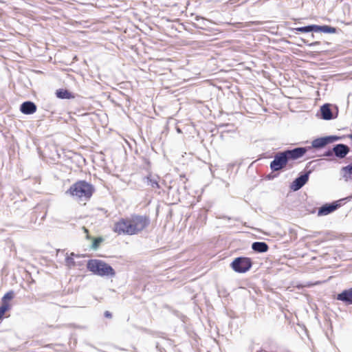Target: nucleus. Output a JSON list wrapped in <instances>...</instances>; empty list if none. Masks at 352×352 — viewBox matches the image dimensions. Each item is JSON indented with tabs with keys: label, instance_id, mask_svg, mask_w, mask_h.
<instances>
[{
	"label": "nucleus",
	"instance_id": "nucleus-1",
	"mask_svg": "<svg viewBox=\"0 0 352 352\" xmlns=\"http://www.w3.org/2000/svg\"><path fill=\"white\" fill-rule=\"evenodd\" d=\"M150 223L148 215L134 213L119 219L114 223L112 230L118 235H137L146 230Z\"/></svg>",
	"mask_w": 352,
	"mask_h": 352
},
{
	"label": "nucleus",
	"instance_id": "nucleus-2",
	"mask_svg": "<svg viewBox=\"0 0 352 352\" xmlns=\"http://www.w3.org/2000/svg\"><path fill=\"white\" fill-rule=\"evenodd\" d=\"M87 267L89 271L100 276H113L116 274V272L111 266L104 261L98 259L89 260L87 264Z\"/></svg>",
	"mask_w": 352,
	"mask_h": 352
},
{
	"label": "nucleus",
	"instance_id": "nucleus-3",
	"mask_svg": "<svg viewBox=\"0 0 352 352\" xmlns=\"http://www.w3.org/2000/svg\"><path fill=\"white\" fill-rule=\"evenodd\" d=\"M94 192L93 186L85 181H78L70 186L67 191L70 195L78 198L89 199Z\"/></svg>",
	"mask_w": 352,
	"mask_h": 352
},
{
	"label": "nucleus",
	"instance_id": "nucleus-4",
	"mask_svg": "<svg viewBox=\"0 0 352 352\" xmlns=\"http://www.w3.org/2000/svg\"><path fill=\"white\" fill-rule=\"evenodd\" d=\"M252 265V261L248 257L236 258L231 263L232 268L239 273L246 272L251 268Z\"/></svg>",
	"mask_w": 352,
	"mask_h": 352
},
{
	"label": "nucleus",
	"instance_id": "nucleus-5",
	"mask_svg": "<svg viewBox=\"0 0 352 352\" xmlns=\"http://www.w3.org/2000/svg\"><path fill=\"white\" fill-rule=\"evenodd\" d=\"M14 298V292L10 291L4 294L1 300L0 305V320H2L6 315V312L11 309L12 305L10 301Z\"/></svg>",
	"mask_w": 352,
	"mask_h": 352
},
{
	"label": "nucleus",
	"instance_id": "nucleus-6",
	"mask_svg": "<svg viewBox=\"0 0 352 352\" xmlns=\"http://www.w3.org/2000/svg\"><path fill=\"white\" fill-rule=\"evenodd\" d=\"M288 161L284 152H280L276 154L274 159L270 163V168L273 171H278L285 168Z\"/></svg>",
	"mask_w": 352,
	"mask_h": 352
},
{
	"label": "nucleus",
	"instance_id": "nucleus-7",
	"mask_svg": "<svg viewBox=\"0 0 352 352\" xmlns=\"http://www.w3.org/2000/svg\"><path fill=\"white\" fill-rule=\"evenodd\" d=\"M340 138L338 136H327L315 139L312 141L311 145L314 148H321L326 145L331 144L335 141L340 140Z\"/></svg>",
	"mask_w": 352,
	"mask_h": 352
},
{
	"label": "nucleus",
	"instance_id": "nucleus-8",
	"mask_svg": "<svg viewBox=\"0 0 352 352\" xmlns=\"http://www.w3.org/2000/svg\"><path fill=\"white\" fill-rule=\"evenodd\" d=\"M283 152L287 161L296 160L302 157L306 153L307 149L305 148L299 147L292 150H287Z\"/></svg>",
	"mask_w": 352,
	"mask_h": 352
},
{
	"label": "nucleus",
	"instance_id": "nucleus-9",
	"mask_svg": "<svg viewBox=\"0 0 352 352\" xmlns=\"http://www.w3.org/2000/svg\"><path fill=\"white\" fill-rule=\"evenodd\" d=\"M340 206V204L337 202L332 203L331 204H324L322 207H320L318 212V216H326L336 210H337Z\"/></svg>",
	"mask_w": 352,
	"mask_h": 352
},
{
	"label": "nucleus",
	"instance_id": "nucleus-10",
	"mask_svg": "<svg viewBox=\"0 0 352 352\" xmlns=\"http://www.w3.org/2000/svg\"><path fill=\"white\" fill-rule=\"evenodd\" d=\"M309 172L295 179V180L292 183L291 188L295 191L301 188L307 182L309 179Z\"/></svg>",
	"mask_w": 352,
	"mask_h": 352
},
{
	"label": "nucleus",
	"instance_id": "nucleus-11",
	"mask_svg": "<svg viewBox=\"0 0 352 352\" xmlns=\"http://www.w3.org/2000/svg\"><path fill=\"white\" fill-rule=\"evenodd\" d=\"M333 151L336 157L342 159L349 153V147L345 144H339L333 148Z\"/></svg>",
	"mask_w": 352,
	"mask_h": 352
},
{
	"label": "nucleus",
	"instance_id": "nucleus-12",
	"mask_svg": "<svg viewBox=\"0 0 352 352\" xmlns=\"http://www.w3.org/2000/svg\"><path fill=\"white\" fill-rule=\"evenodd\" d=\"M36 105L31 101L24 102L21 104L20 111L26 115H30L36 111Z\"/></svg>",
	"mask_w": 352,
	"mask_h": 352
},
{
	"label": "nucleus",
	"instance_id": "nucleus-13",
	"mask_svg": "<svg viewBox=\"0 0 352 352\" xmlns=\"http://www.w3.org/2000/svg\"><path fill=\"white\" fill-rule=\"evenodd\" d=\"M337 300L343 301L347 305H352V287L344 290L342 293L338 294Z\"/></svg>",
	"mask_w": 352,
	"mask_h": 352
},
{
	"label": "nucleus",
	"instance_id": "nucleus-14",
	"mask_svg": "<svg viewBox=\"0 0 352 352\" xmlns=\"http://www.w3.org/2000/svg\"><path fill=\"white\" fill-rule=\"evenodd\" d=\"M56 96L60 99H72L74 98L72 93L65 89H59L56 91Z\"/></svg>",
	"mask_w": 352,
	"mask_h": 352
},
{
	"label": "nucleus",
	"instance_id": "nucleus-15",
	"mask_svg": "<svg viewBox=\"0 0 352 352\" xmlns=\"http://www.w3.org/2000/svg\"><path fill=\"white\" fill-rule=\"evenodd\" d=\"M252 249L257 252H265L268 250V245L265 242H254L252 245Z\"/></svg>",
	"mask_w": 352,
	"mask_h": 352
},
{
	"label": "nucleus",
	"instance_id": "nucleus-16",
	"mask_svg": "<svg viewBox=\"0 0 352 352\" xmlns=\"http://www.w3.org/2000/svg\"><path fill=\"white\" fill-rule=\"evenodd\" d=\"M320 111L323 119L331 120L332 118V113L328 104L322 106Z\"/></svg>",
	"mask_w": 352,
	"mask_h": 352
},
{
	"label": "nucleus",
	"instance_id": "nucleus-17",
	"mask_svg": "<svg viewBox=\"0 0 352 352\" xmlns=\"http://www.w3.org/2000/svg\"><path fill=\"white\" fill-rule=\"evenodd\" d=\"M342 172L344 177L346 179H352V162L350 164L342 167Z\"/></svg>",
	"mask_w": 352,
	"mask_h": 352
},
{
	"label": "nucleus",
	"instance_id": "nucleus-18",
	"mask_svg": "<svg viewBox=\"0 0 352 352\" xmlns=\"http://www.w3.org/2000/svg\"><path fill=\"white\" fill-rule=\"evenodd\" d=\"M296 30V31L300 32H309L313 30H315V31L318 30L319 26L314 25H308V26H305V27L297 28Z\"/></svg>",
	"mask_w": 352,
	"mask_h": 352
},
{
	"label": "nucleus",
	"instance_id": "nucleus-19",
	"mask_svg": "<svg viewBox=\"0 0 352 352\" xmlns=\"http://www.w3.org/2000/svg\"><path fill=\"white\" fill-rule=\"evenodd\" d=\"M92 241L91 248L96 250L100 246V243L103 241V238L101 236L92 238L90 239Z\"/></svg>",
	"mask_w": 352,
	"mask_h": 352
},
{
	"label": "nucleus",
	"instance_id": "nucleus-20",
	"mask_svg": "<svg viewBox=\"0 0 352 352\" xmlns=\"http://www.w3.org/2000/svg\"><path fill=\"white\" fill-rule=\"evenodd\" d=\"M319 30H321L324 32H329V33H334L336 32V29L334 28L329 27L327 25L319 27Z\"/></svg>",
	"mask_w": 352,
	"mask_h": 352
},
{
	"label": "nucleus",
	"instance_id": "nucleus-21",
	"mask_svg": "<svg viewBox=\"0 0 352 352\" xmlns=\"http://www.w3.org/2000/svg\"><path fill=\"white\" fill-rule=\"evenodd\" d=\"M264 22L263 21H249V22H246L245 23L242 27H249L251 25H262L263 24Z\"/></svg>",
	"mask_w": 352,
	"mask_h": 352
},
{
	"label": "nucleus",
	"instance_id": "nucleus-22",
	"mask_svg": "<svg viewBox=\"0 0 352 352\" xmlns=\"http://www.w3.org/2000/svg\"><path fill=\"white\" fill-rule=\"evenodd\" d=\"M82 230H83L84 232L86 234V239H91V237L89 235L88 229L87 228H85V227H82Z\"/></svg>",
	"mask_w": 352,
	"mask_h": 352
},
{
	"label": "nucleus",
	"instance_id": "nucleus-23",
	"mask_svg": "<svg viewBox=\"0 0 352 352\" xmlns=\"http://www.w3.org/2000/svg\"><path fill=\"white\" fill-rule=\"evenodd\" d=\"M67 265H75V263H74V261H73V259H72V258H67Z\"/></svg>",
	"mask_w": 352,
	"mask_h": 352
},
{
	"label": "nucleus",
	"instance_id": "nucleus-24",
	"mask_svg": "<svg viewBox=\"0 0 352 352\" xmlns=\"http://www.w3.org/2000/svg\"><path fill=\"white\" fill-rule=\"evenodd\" d=\"M104 315L106 318H111L112 317V315L111 314L109 311H106L104 313Z\"/></svg>",
	"mask_w": 352,
	"mask_h": 352
},
{
	"label": "nucleus",
	"instance_id": "nucleus-25",
	"mask_svg": "<svg viewBox=\"0 0 352 352\" xmlns=\"http://www.w3.org/2000/svg\"><path fill=\"white\" fill-rule=\"evenodd\" d=\"M333 150H332V151H327V152L324 154V155H325V156H331V155H333Z\"/></svg>",
	"mask_w": 352,
	"mask_h": 352
},
{
	"label": "nucleus",
	"instance_id": "nucleus-26",
	"mask_svg": "<svg viewBox=\"0 0 352 352\" xmlns=\"http://www.w3.org/2000/svg\"><path fill=\"white\" fill-rule=\"evenodd\" d=\"M346 137L352 140V134H349L346 135Z\"/></svg>",
	"mask_w": 352,
	"mask_h": 352
},
{
	"label": "nucleus",
	"instance_id": "nucleus-27",
	"mask_svg": "<svg viewBox=\"0 0 352 352\" xmlns=\"http://www.w3.org/2000/svg\"><path fill=\"white\" fill-rule=\"evenodd\" d=\"M155 184L158 187V184L157 182H155Z\"/></svg>",
	"mask_w": 352,
	"mask_h": 352
}]
</instances>
